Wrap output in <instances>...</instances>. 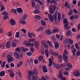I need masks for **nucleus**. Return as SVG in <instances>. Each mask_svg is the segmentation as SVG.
<instances>
[{"mask_svg":"<svg viewBox=\"0 0 80 80\" xmlns=\"http://www.w3.org/2000/svg\"><path fill=\"white\" fill-rule=\"evenodd\" d=\"M68 53L67 50H64L63 53V58L64 60L66 61H67V60L68 59V56L67 55L68 54Z\"/></svg>","mask_w":80,"mask_h":80,"instance_id":"1","label":"nucleus"},{"mask_svg":"<svg viewBox=\"0 0 80 80\" xmlns=\"http://www.w3.org/2000/svg\"><path fill=\"white\" fill-rule=\"evenodd\" d=\"M59 77L61 78V80H66L65 78L63 77L62 70H60L59 72Z\"/></svg>","mask_w":80,"mask_h":80,"instance_id":"2","label":"nucleus"},{"mask_svg":"<svg viewBox=\"0 0 80 80\" xmlns=\"http://www.w3.org/2000/svg\"><path fill=\"white\" fill-rule=\"evenodd\" d=\"M73 75H75L76 77H80V73H79L78 71H75L73 72Z\"/></svg>","mask_w":80,"mask_h":80,"instance_id":"3","label":"nucleus"},{"mask_svg":"<svg viewBox=\"0 0 80 80\" xmlns=\"http://www.w3.org/2000/svg\"><path fill=\"white\" fill-rule=\"evenodd\" d=\"M8 71L10 73V75L12 78H13L15 76L14 73L12 72V70H8Z\"/></svg>","mask_w":80,"mask_h":80,"instance_id":"4","label":"nucleus"},{"mask_svg":"<svg viewBox=\"0 0 80 80\" xmlns=\"http://www.w3.org/2000/svg\"><path fill=\"white\" fill-rule=\"evenodd\" d=\"M9 22L11 25H15V21L13 18H12Z\"/></svg>","mask_w":80,"mask_h":80,"instance_id":"5","label":"nucleus"},{"mask_svg":"<svg viewBox=\"0 0 80 80\" xmlns=\"http://www.w3.org/2000/svg\"><path fill=\"white\" fill-rule=\"evenodd\" d=\"M54 44L55 45V48L56 49H58L59 48V43L56 41H55L54 42Z\"/></svg>","mask_w":80,"mask_h":80,"instance_id":"6","label":"nucleus"},{"mask_svg":"<svg viewBox=\"0 0 80 80\" xmlns=\"http://www.w3.org/2000/svg\"><path fill=\"white\" fill-rule=\"evenodd\" d=\"M49 19L50 22H53L54 20H53V17H52V16L49 14L48 15Z\"/></svg>","mask_w":80,"mask_h":80,"instance_id":"7","label":"nucleus"},{"mask_svg":"<svg viewBox=\"0 0 80 80\" xmlns=\"http://www.w3.org/2000/svg\"><path fill=\"white\" fill-rule=\"evenodd\" d=\"M32 73V71H30L29 72L28 78V80H32H32L31 78H30V77H31Z\"/></svg>","mask_w":80,"mask_h":80,"instance_id":"8","label":"nucleus"},{"mask_svg":"<svg viewBox=\"0 0 80 80\" xmlns=\"http://www.w3.org/2000/svg\"><path fill=\"white\" fill-rule=\"evenodd\" d=\"M45 33L46 34L48 35H49L51 34V31L50 30V29H47L46 30Z\"/></svg>","mask_w":80,"mask_h":80,"instance_id":"9","label":"nucleus"},{"mask_svg":"<svg viewBox=\"0 0 80 80\" xmlns=\"http://www.w3.org/2000/svg\"><path fill=\"white\" fill-rule=\"evenodd\" d=\"M42 70L44 73H46V72H48V70H47V68L45 66H43Z\"/></svg>","mask_w":80,"mask_h":80,"instance_id":"10","label":"nucleus"},{"mask_svg":"<svg viewBox=\"0 0 80 80\" xmlns=\"http://www.w3.org/2000/svg\"><path fill=\"white\" fill-rule=\"evenodd\" d=\"M11 45L10 42L9 41H8L6 43V47L7 48H10Z\"/></svg>","mask_w":80,"mask_h":80,"instance_id":"11","label":"nucleus"},{"mask_svg":"<svg viewBox=\"0 0 80 80\" xmlns=\"http://www.w3.org/2000/svg\"><path fill=\"white\" fill-rule=\"evenodd\" d=\"M53 65L56 68H57L58 69V70H59L60 68V66L59 64L56 63H54Z\"/></svg>","mask_w":80,"mask_h":80,"instance_id":"12","label":"nucleus"},{"mask_svg":"<svg viewBox=\"0 0 80 80\" xmlns=\"http://www.w3.org/2000/svg\"><path fill=\"white\" fill-rule=\"evenodd\" d=\"M32 73L33 75H37L38 74V72L37 71V69L36 68H35L32 71Z\"/></svg>","mask_w":80,"mask_h":80,"instance_id":"13","label":"nucleus"},{"mask_svg":"<svg viewBox=\"0 0 80 80\" xmlns=\"http://www.w3.org/2000/svg\"><path fill=\"white\" fill-rule=\"evenodd\" d=\"M17 10L18 13H22L23 12V10L20 8H17Z\"/></svg>","mask_w":80,"mask_h":80,"instance_id":"14","label":"nucleus"},{"mask_svg":"<svg viewBox=\"0 0 80 80\" xmlns=\"http://www.w3.org/2000/svg\"><path fill=\"white\" fill-rule=\"evenodd\" d=\"M58 58L59 62H62V55H59V56L58 57Z\"/></svg>","mask_w":80,"mask_h":80,"instance_id":"15","label":"nucleus"},{"mask_svg":"<svg viewBox=\"0 0 80 80\" xmlns=\"http://www.w3.org/2000/svg\"><path fill=\"white\" fill-rule=\"evenodd\" d=\"M58 22H60V19H61V15L60 14V13L59 12H58Z\"/></svg>","mask_w":80,"mask_h":80,"instance_id":"16","label":"nucleus"},{"mask_svg":"<svg viewBox=\"0 0 80 80\" xmlns=\"http://www.w3.org/2000/svg\"><path fill=\"white\" fill-rule=\"evenodd\" d=\"M8 61L9 63L11 62L12 61H13V58L12 57H10L8 58Z\"/></svg>","mask_w":80,"mask_h":80,"instance_id":"17","label":"nucleus"},{"mask_svg":"<svg viewBox=\"0 0 80 80\" xmlns=\"http://www.w3.org/2000/svg\"><path fill=\"white\" fill-rule=\"evenodd\" d=\"M71 33H72V31L70 30H68L66 32V35L67 36H69V35H70Z\"/></svg>","mask_w":80,"mask_h":80,"instance_id":"18","label":"nucleus"},{"mask_svg":"<svg viewBox=\"0 0 80 80\" xmlns=\"http://www.w3.org/2000/svg\"><path fill=\"white\" fill-rule=\"evenodd\" d=\"M5 71H2L0 72V77H4L5 76Z\"/></svg>","mask_w":80,"mask_h":80,"instance_id":"19","label":"nucleus"},{"mask_svg":"<svg viewBox=\"0 0 80 80\" xmlns=\"http://www.w3.org/2000/svg\"><path fill=\"white\" fill-rule=\"evenodd\" d=\"M67 6H68V7L67 8H70V5L68 4V2H66L64 3V7H67Z\"/></svg>","mask_w":80,"mask_h":80,"instance_id":"20","label":"nucleus"},{"mask_svg":"<svg viewBox=\"0 0 80 80\" xmlns=\"http://www.w3.org/2000/svg\"><path fill=\"white\" fill-rule=\"evenodd\" d=\"M68 23H67L66 24H65L64 25V27L65 28L64 29L65 30H68Z\"/></svg>","mask_w":80,"mask_h":80,"instance_id":"21","label":"nucleus"},{"mask_svg":"<svg viewBox=\"0 0 80 80\" xmlns=\"http://www.w3.org/2000/svg\"><path fill=\"white\" fill-rule=\"evenodd\" d=\"M23 45H26L27 47H29V44H28V41H24L23 42Z\"/></svg>","mask_w":80,"mask_h":80,"instance_id":"22","label":"nucleus"},{"mask_svg":"<svg viewBox=\"0 0 80 80\" xmlns=\"http://www.w3.org/2000/svg\"><path fill=\"white\" fill-rule=\"evenodd\" d=\"M51 55H52L54 57H57V56H58V54L57 52H52V53L51 54Z\"/></svg>","mask_w":80,"mask_h":80,"instance_id":"23","label":"nucleus"},{"mask_svg":"<svg viewBox=\"0 0 80 80\" xmlns=\"http://www.w3.org/2000/svg\"><path fill=\"white\" fill-rule=\"evenodd\" d=\"M69 43V44L70 45H72V44H73V41L70 38H68V40Z\"/></svg>","mask_w":80,"mask_h":80,"instance_id":"24","label":"nucleus"},{"mask_svg":"<svg viewBox=\"0 0 80 80\" xmlns=\"http://www.w3.org/2000/svg\"><path fill=\"white\" fill-rule=\"evenodd\" d=\"M24 48L23 47H20V51L21 52H25V50H24Z\"/></svg>","mask_w":80,"mask_h":80,"instance_id":"25","label":"nucleus"},{"mask_svg":"<svg viewBox=\"0 0 80 80\" xmlns=\"http://www.w3.org/2000/svg\"><path fill=\"white\" fill-rule=\"evenodd\" d=\"M33 13L36 14H37V13L38 14L40 13V11H39V10L38 9H36L33 11Z\"/></svg>","mask_w":80,"mask_h":80,"instance_id":"26","label":"nucleus"},{"mask_svg":"<svg viewBox=\"0 0 80 80\" xmlns=\"http://www.w3.org/2000/svg\"><path fill=\"white\" fill-rule=\"evenodd\" d=\"M47 43H48L51 47H53V45H52V42H50L49 41H47Z\"/></svg>","mask_w":80,"mask_h":80,"instance_id":"27","label":"nucleus"},{"mask_svg":"<svg viewBox=\"0 0 80 80\" xmlns=\"http://www.w3.org/2000/svg\"><path fill=\"white\" fill-rule=\"evenodd\" d=\"M54 11H53V8H52V7H51L50 8V13H51V14H52L53 13V12H54Z\"/></svg>","mask_w":80,"mask_h":80,"instance_id":"28","label":"nucleus"},{"mask_svg":"<svg viewBox=\"0 0 80 80\" xmlns=\"http://www.w3.org/2000/svg\"><path fill=\"white\" fill-rule=\"evenodd\" d=\"M34 17L35 18L38 19V20H40V19H41V17L38 15H36Z\"/></svg>","mask_w":80,"mask_h":80,"instance_id":"29","label":"nucleus"},{"mask_svg":"<svg viewBox=\"0 0 80 80\" xmlns=\"http://www.w3.org/2000/svg\"><path fill=\"white\" fill-rule=\"evenodd\" d=\"M45 52L46 57H48V54H49V53L48 52V49H46L45 51Z\"/></svg>","mask_w":80,"mask_h":80,"instance_id":"30","label":"nucleus"},{"mask_svg":"<svg viewBox=\"0 0 80 80\" xmlns=\"http://www.w3.org/2000/svg\"><path fill=\"white\" fill-rule=\"evenodd\" d=\"M20 22L21 23H22V24H23V25H25L26 23L25 21L23 20V19H21L20 21Z\"/></svg>","mask_w":80,"mask_h":80,"instance_id":"31","label":"nucleus"},{"mask_svg":"<svg viewBox=\"0 0 80 80\" xmlns=\"http://www.w3.org/2000/svg\"><path fill=\"white\" fill-rule=\"evenodd\" d=\"M41 25H43V26H45L46 25V22H44V21H43V20H41Z\"/></svg>","mask_w":80,"mask_h":80,"instance_id":"32","label":"nucleus"},{"mask_svg":"<svg viewBox=\"0 0 80 80\" xmlns=\"http://www.w3.org/2000/svg\"><path fill=\"white\" fill-rule=\"evenodd\" d=\"M72 54L74 55H75V53L76 52H77V50H76V49L75 48H74L72 50Z\"/></svg>","mask_w":80,"mask_h":80,"instance_id":"33","label":"nucleus"},{"mask_svg":"<svg viewBox=\"0 0 80 80\" xmlns=\"http://www.w3.org/2000/svg\"><path fill=\"white\" fill-rule=\"evenodd\" d=\"M27 18V14H24L23 16L22 17V19L23 20H25L26 18Z\"/></svg>","mask_w":80,"mask_h":80,"instance_id":"34","label":"nucleus"},{"mask_svg":"<svg viewBox=\"0 0 80 80\" xmlns=\"http://www.w3.org/2000/svg\"><path fill=\"white\" fill-rule=\"evenodd\" d=\"M2 15H5V16H8V12H2Z\"/></svg>","mask_w":80,"mask_h":80,"instance_id":"35","label":"nucleus"},{"mask_svg":"<svg viewBox=\"0 0 80 80\" xmlns=\"http://www.w3.org/2000/svg\"><path fill=\"white\" fill-rule=\"evenodd\" d=\"M1 8L0 10V12H3L4 10H5V7H4V6H2L1 7Z\"/></svg>","mask_w":80,"mask_h":80,"instance_id":"36","label":"nucleus"},{"mask_svg":"<svg viewBox=\"0 0 80 80\" xmlns=\"http://www.w3.org/2000/svg\"><path fill=\"white\" fill-rule=\"evenodd\" d=\"M63 23L64 24H65V23H68V22L67 21V19L64 18L63 21Z\"/></svg>","mask_w":80,"mask_h":80,"instance_id":"37","label":"nucleus"},{"mask_svg":"<svg viewBox=\"0 0 80 80\" xmlns=\"http://www.w3.org/2000/svg\"><path fill=\"white\" fill-rule=\"evenodd\" d=\"M22 61H21L19 62V64H18V67L19 68V67H20L22 65Z\"/></svg>","mask_w":80,"mask_h":80,"instance_id":"38","label":"nucleus"},{"mask_svg":"<svg viewBox=\"0 0 80 80\" xmlns=\"http://www.w3.org/2000/svg\"><path fill=\"white\" fill-rule=\"evenodd\" d=\"M41 43L43 45H44L45 43H46V40H42L41 41Z\"/></svg>","mask_w":80,"mask_h":80,"instance_id":"39","label":"nucleus"},{"mask_svg":"<svg viewBox=\"0 0 80 80\" xmlns=\"http://www.w3.org/2000/svg\"><path fill=\"white\" fill-rule=\"evenodd\" d=\"M19 32H17L15 35V37H17V38H18L19 37Z\"/></svg>","mask_w":80,"mask_h":80,"instance_id":"40","label":"nucleus"},{"mask_svg":"<svg viewBox=\"0 0 80 80\" xmlns=\"http://www.w3.org/2000/svg\"><path fill=\"white\" fill-rule=\"evenodd\" d=\"M68 43V40L67 39H65L64 41V44H67Z\"/></svg>","mask_w":80,"mask_h":80,"instance_id":"41","label":"nucleus"},{"mask_svg":"<svg viewBox=\"0 0 80 80\" xmlns=\"http://www.w3.org/2000/svg\"><path fill=\"white\" fill-rule=\"evenodd\" d=\"M28 45L29 46H30L31 47H33V46H34V44L32 43L31 44V42H28Z\"/></svg>","mask_w":80,"mask_h":80,"instance_id":"42","label":"nucleus"},{"mask_svg":"<svg viewBox=\"0 0 80 80\" xmlns=\"http://www.w3.org/2000/svg\"><path fill=\"white\" fill-rule=\"evenodd\" d=\"M6 63V62L5 61H4L2 62V63L1 64V67L4 68L5 67V64Z\"/></svg>","mask_w":80,"mask_h":80,"instance_id":"43","label":"nucleus"},{"mask_svg":"<svg viewBox=\"0 0 80 80\" xmlns=\"http://www.w3.org/2000/svg\"><path fill=\"white\" fill-rule=\"evenodd\" d=\"M39 61H42L43 60V56H40L38 57Z\"/></svg>","mask_w":80,"mask_h":80,"instance_id":"44","label":"nucleus"},{"mask_svg":"<svg viewBox=\"0 0 80 80\" xmlns=\"http://www.w3.org/2000/svg\"><path fill=\"white\" fill-rule=\"evenodd\" d=\"M12 12L13 13H15V14H17V10H16V9H12Z\"/></svg>","mask_w":80,"mask_h":80,"instance_id":"45","label":"nucleus"},{"mask_svg":"<svg viewBox=\"0 0 80 80\" xmlns=\"http://www.w3.org/2000/svg\"><path fill=\"white\" fill-rule=\"evenodd\" d=\"M43 30V28L42 27H40L39 28L37 29V31L38 32L40 30Z\"/></svg>","mask_w":80,"mask_h":80,"instance_id":"46","label":"nucleus"},{"mask_svg":"<svg viewBox=\"0 0 80 80\" xmlns=\"http://www.w3.org/2000/svg\"><path fill=\"white\" fill-rule=\"evenodd\" d=\"M37 3H38L39 5H43V2L39 0L37 1Z\"/></svg>","mask_w":80,"mask_h":80,"instance_id":"47","label":"nucleus"},{"mask_svg":"<svg viewBox=\"0 0 80 80\" xmlns=\"http://www.w3.org/2000/svg\"><path fill=\"white\" fill-rule=\"evenodd\" d=\"M9 18V17L8 16H3V20H7V19H8Z\"/></svg>","mask_w":80,"mask_h":80,"instance_id":"48","label":"nucleus"},{"mask_svg":"<svg viewBox=\"0 0 80 80\" xmlns=\"http://www.w3.org/2000/svg\"><path fill=\"white\" fill-rule=\"evenodd\" d=\"M35 47H38L39 46V43L37 42V41H35Z\"/></svg>","mask_w":80,"mask_h":80,"instance_id":"49","label":"nucleus"},{"mask_svg":"<svg viewBox=\"0 0 80 80\" xmlns=\"http://www.w3.org/2000/svg\"><path fill=\"white\" fill-rule=\"evenodd\" d=\"M58 32V29H55L52 30V33H54V32L55 33L56 32Z\"/></svg>","mask_w":80,"mask_h":80,"instance_id":"50","label":"nucleus"},{"mask_svg":"<svg viewBox=\"0 0 80 80\" xmlns=\"http://www.w3.org/2000/svg\"><path fill=\"white\" fill-rule=\"evenodd\" d=\"M12 35V32L11 31L8 32V37H11Z\"/></svg>","mask_w":80,"mask_h":80,"instance_id":"51","label":"nucleus"},{"mask_svg":"<svg viewBox=\"0 0 80 80\" xmlns=\"http://www.w3.org/2000/svg\"><path fill=\"white\" fill-rule=\"evenodd\" d=\"M54 19H55V22L54 23H55V22H57V15L56 14H55L54 16Z\"/></svg>","mask_w":80,"mask_h":80,"instance_id":"52","label":"nucleus"},{"mask_svg":"<svg viewBox=\"0 0 80 80\" xmlns=\"http://www.w3.org/2000/svg\"><path fill=\"white\" fill-rule=\"evenodd\" d=\"M0 48H1L2 49H3L5 48V44L0 45Z\"/></svg>","mask_w":80,"mask_h":80,"instance_id":"53","label":"nucleus"},{"mask_svg":"<svg viewBox=\"0 0 80 80\" xmlns=\"http://www.w3.org/2000/svg\"><path fill=\"white\" fill-rule=\"evenodd\" d=\"M12 45L13 47H17V44H16V43H15V42H12Z\"/></svg>","mask_w":80,"mask_h":80,"instance_id":"54","label":"nucleus"},{"mask_svg":"<svg viewBox=\"0 0 80 80\" xmlns=\"http://www.w3.org/2000/svg\"><path fill=\"white\" fill-rule=\"evenodd\" d=\"M34 62L35 64H38V60L37 59H34Z\"/></svg>","mask_w":80,"mask_h":80,"instance_id":"55","label":"nucleus"},{"mask_svg":"<svg viewBox=\"0 0 80 80\" xmlns=\"http://www.w3.org/2000/svg\"><path fill=\"white\" fill-rule=\"evenodd\" d=\"M32 7H35V2H34V1H32Z\"/></svg>","mask_w":80,"mask_h":80,"instance_id":"56","label":"nucleus"},{"mask_svg":"<svg viewBox=\"0 0 80 80\" xmlns=\"http://www.w3.org/2000/svg\"><path fill=\"white\" fill-rule=\"evenodd\" d=\"M60 35L58 34H56V37L57 38V39H59L60 38Z\"/></svg>","mask_w":80,"mask_h":80,"instance_id":"57","label":"nucleus"},{"mask_svg":"<svg viewBox=\"0 0 80 80\" xmlns=\"http://www.w3.org/2000/svg\"><path fill=\"white\" fill-rule=\"evenodd\" d=\"M52 7L53 8L54 12H55V9H56V6H55V5H53L52 6Z\"/></svg>","mask_w":80,"mask_h":80,"instance_id":"58","label":"nucleus"},{"mask_svg":"<svg viewBox=\"0 0 80 80\" xmlns=\"http://www.w3.org/2000/svg\"><path fill=\"white\" fill-rule=\"evenodd\" d=\"M76 55L78 57L79 56H80V51H78L76 52Z\"/></svg>","mask_w":80,"mask_h":80,"instance_id":"59","label":"nucleus"},{"mask_svg":"<svg viewBox=\"0 0 80 80\" xmlns=\"http://www.w3.org/2000/svg\"><path fill=\"white\" fill-rule=\"evenodd\" d=\"M77 28H78V31H79V30H80V24H78L77 25Z\"/></svg>","mask_w":80,"mask_h":80,"instance_id":"60","label":"nucleus"},{"mask_svg":"<svg viewBox=\"0 0 80 80\" xmlns=\"http://www.w3.org/2000/svg\"><path fill=\"white\" fill-rule=\"evenodd\" d=\"M43 45L44 46V47L45 48H48V45H47V44H45Z\"/></svg>","mask_w":80,"mask_h":80,"instance_id":"61","label":"nucleus"},{"mask_svg":"<svg viewBox=\"0 0 80 80\" xmlns=\"http://www.w3.org/2000/svg\"><path fill=\"white\" fill-rule=\"evenodd\" d=\"M68 66L70 67V68H72V64L70 63H68Z\"/></svg>","mask_w":80,"mask_h":80,"instance_id":"62","label":"nucleus"},{"mask_svg":"<svg viewBox=\"0 0 80 80\" xmlns=\"http://www.w3.org/2000/svg\"><path fill=\"white\" fill-rule=\"evenodd\" d=\"M0 33H3V28H0Z\"/></svg>","mask_w":80,"mask_h":80,"instance_id":"63","label":"nucleus"},{"mask_svg":"<svg viewBox=\"0 0 80 80\" xmlns=\"http://www.w3.org/2000/svg\"><path fill=\"white\" fill-rule=\"evenodd\" d=\"M27 54L28 56H31V55H32V52H28L27 53Z\"/></svg>","mask_w":80,"mask_h":80,"instance_id":"64","label":"nucleus"}]
</instances>
